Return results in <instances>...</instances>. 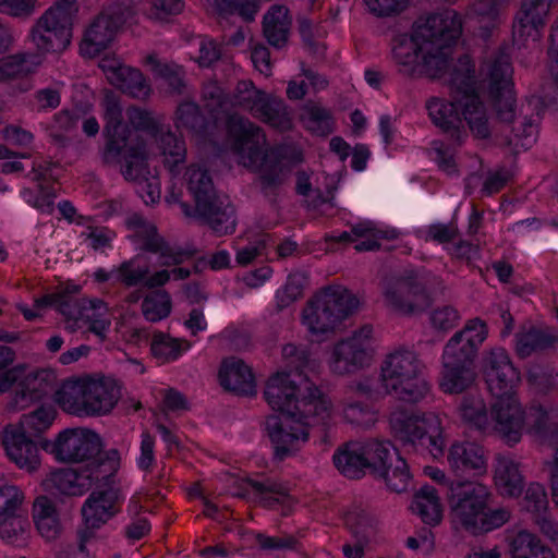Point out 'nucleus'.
Masks as SVG:
<instances>
[{"mask_svg": "<svg viewBox=\"0 0 558 558\" xmlns=\"http://www.w3.org/2000/svg\"><path fill=\"white\" fill-rule=\"evenodd\" d=\"M265 399L279 414L267 416L265 429L275 449V458L283 460L306 441L308 427L326 425L330 404L324 393L307 379L298 385L289 373H277L266 384Z\"/></svg>", "mask_w": 558, "mask_h": 558, "instance_id": "nucleus-1", "label": "nucleus"}, {"mask_svg": "<svg viewBox=\"0 0 558 558\" xmlns=\"http://www.w3.org/2000/svg\"><path fill=\"white\" fill-rule=\"evenodd\" d=\"M227 126L234 140L233 146L240 156V163L258 172V182L265 196H275L293 167L302 162V153L287 144L264 149L266 136L263 130L242 116L231 114Z\"/></svg>", "mask_w": 558, "mask_h": 558, "instance_id": "nucleus-2", "label": "nucleus"}, {"mask_svg": "<svg viewBox=\"0 0 558 558\" xmlns=\"http://www.w3.org/2000/svg\"><path fill=\"white\" fill-rule=\"evenodd\" d=\"M483 374L494 398L490 418L495 423V430L512 446L520 441L525 421L524 411L513 393V387L520 381V373L506 350L497 348L484 357Z\"/></svg>", "mask_w": 558, "mask_h": 558, "instance_id": "nucleus-3", "label": "nucleus"}, {"mask_svg": "<svg viewBox=\"0 0 558 558\" xmlns=\"http://www.w3.org/2000/svg\"><path fill=\"white\" fill-rule=\"evenodd\" d=\"M450 518L456 529L480 535L504 525L510 518L506 509L492 510L488 488L475 481L454 480L446 487Z\"/></svg>", "mask_w": 558, "mask_h": 558, "instance_id": "nucleus-4", "label": "nucleus"}, {"mask_svg": "<svg viewBox=\"0 0 558 558\" xmlns=\"http://www.w3.org/2000/svg\"><path fill=\"white\" fill-rule=\"evenodd\" d=\"M461 34V17L453 10H444L418 19L412 34H399L392 39L391 51L399 72L405 76H416V65L424 50L430 45L432 38L439 35L447 41L458 40Z\"/></svg>", "mask_w": 558, "mask_h": 558, "instance_id": "nucleus-5", "label": "nucleus"}, {"mask_svg": "<svg viewBox=\"0 0 558 558\" xmlns=\"http://www.w3.org/2000/svg\"><path fill=\"white\" fill-rule=\"evenodd\" d=\"M480 87L487 98L499 123H510L515 117V92L511 47L500 45L484 58L481 65Z\"/></svg>", "mask_w": 558, "mask_h": 558, "instance_id": "nucleus-6", "label": "nucleus"}, {"mask_svg": "<svg viewBox=\"0 0 558 558\" xmlns=\"http://www.w3.org/2000/svg\"><path fill=\"white\" fill-rule=\"evenodd\" d=\"M105 135L107 137L105 158L122 156V174L125 180L137 182L147 171L145 142L122 122V110L114 100H107L105 111Z\"/></svg>", "mask_w": 558, "mask_h": 558, "instance_id": "nucleus-7", "label": "nucleus"}, {"mask_svg": "<svg viewBox=\"0 0 558 558\" xmlns=\"http://www.w3.org/2000/svg\"><path fill=\"white\" fill-rule=\"evenodd\" d=\"M424 365L415 352L398 349L388 354L380 366V380L386 395L404 403L414 404L430 391L423 377Z\"/></svg>", "mask_w": 558, "mask_h": 558, "instance_id": "nucleus-8", "label": "nucleus"}, {"mask_svg": "<svg viewBox=\"0 0 558 558\" xmlns=\"http://www.w3.org/2000/svg\"><path fill=\"white\" fill-rule=\"evenodd\" d=\"M185 180L194 197L195 213L217 235L232 234L236 227L235 209L228 198L217 195L208 171L190 166L185 172Z\"/></svg>", "mask_w": 558, "mask_h": 558, "instance_id": "nucleus-9", "label": "nucleus"}, {"mask_svg": "<svg viewBox=\"0 0 558 558\" xmlns=\"http://www.w3.org/2000/svg\"><path fill=\"white\" fill-rule=\"evenodd\" d=\"M54 418L53 411L39 407L24 414L17 425L5 427L3 445L9 459L28 473L40 466L38 446L34 438L46 430Z\"/></svg>", "mask_w": 558, "mask_h": 558, "instance_id": "nucleus-10", "label": "nucleus"}, {"mask_svg": "<svg viewBox=\"0 0 558 558\" xmlns=\"http://www.w3.org/2000/svg\"><path fill=\"white\" fill-rule=\"evenodd\" d=\"M390 429L402 447L414 451H427L434 458L444 454L446 440L442 427L435 413L414 414L396 410L389 416Z\"/></svg>", "mask_w": 558, "mask_h": 558, "instance_id": "nucleus-11", "label": "nucleus"}, {"mask_svg": "<svg viewBox=\"0 0 558 558\" xmlns=\"http://www.w3.org/2000/svg\"><path fill=\"white\" fill-rule=\"evenodd\" d=\"M359 305L348 289L336 286L324 288L307 301L302 311V323L312 335L332 332Z\"/></svg>", "mask_w": 558, "mask_h": 558, "instance_id": "nucleus-12", "label": "nucleus"}, {"mask_svg": "<svg viewBox=\"0 0 558 558\" xmlns=\"http://www.w3.org/2000/svg\"><path fill=\"white\" fill-rule=\"evenodd\" d=\"M386 304L403 315H416L430 306L425 278L414 269L387 275L381 281Z\"/></svg>", "mask_w": 558, "mask_h": 558, "instance_id": "nucleus-13", "label": "nucleus"}, {"mask_svg": "<svg viewBox=\"0 0 558 558\" xmlns=\"http://www.w3.org/2000/svg\"><path fill=\"white\" fill-rule=\"evenodd\" d=\"M76 11L74 0H60L37 20L31 36L39 51L59 53L70 46Z\"/></svg>", "mask_w": 558, "mask_h": 558, "instance_id": "nucleus-14", "label": "nucleus"}, {"mask_svg": "<svg viewBox=\"0 0 558 558\" xmlns=\"http://www.w3.org/2000/svg\"><path fill=\"white\" fill-rule=\"evenodd\" d=\"M121 490L118 486L95 489L82 506L83 526L76 532L81 554L86 551V544L95 538L96 531L110 521L119 511Z\"/></svg>", "mask_w": 558, "mask_h": 558, "instance_id": "nucleus-15", "label": "nucleus"}, {"mask_svg": "<svg viewBox=\"0 0 558 558\" xmlns=\"http://www.w3.org/2000/svg\"><path fill=\"white\" fill-rule=\"evenodd\" d=\"M132 15V8L124 2L108 4L85 31L80 44L81 53L90 58L99 54L108 47L119 28Z\"/></svg>", "mask_w": 558, "mask_h": 558, "instance_id": "nucleus-16", "label": "nucleus"}, {"mask_svg": "<svg viewBox=\"0 0 558 558\" xmlns=\"http://www.w3.org/2000/svg\"><path fill=\"white\" fill-rule=\"evenodd\" d=\"M40 446L63 463L87 462L102 449L98 434L87 428L64 429L54 441L43 440Z\"/></svg>", "mask_w": 558, "mask_h": 558, "instance_id": "nucleus-17", "label": "nucleus"}, {"mask_svg": "<svg viewBox=\"0 0 558 558\" xmlns=\"http://www.w3.org/2000/svg\"><path fill=\"white\" fill-rule=\"evenodd\" d=\"M368 456L373 461L371 475L383 480L387 489L392 493L407 492L412 480L409 465L389 441H380V445L371 447Z\"/></svg>", "mask_w": 558, "mask_h": 558, "instance_id": "nucleus-18", "label": "nucleus"}, {"mask_svg": "<svg viewBox=\"0 0 558 558\" xmlns=\"http://www.w3.org/2000/svg\"><path fill=\"white\" fill-rule=\"evenodd\" d=\"M486 337L487 326L484 320L480 318L469 320L446 343L442 351V361L475 367L480 347Z\"/></svg>", "mask_w": 558, "mask_h": 558, "instance_id": "nucleus-19", "label": "nucleus"}, {"mask_svg": "<svg viewBox=\"0 0 558 558\" xmlns=\"http://www.w3.org/2000/svg\"><path fill=\"white\" fill-rule=\"evenodd\" d=\"M551 1L553 0H521L520 9L513 19V37L521 40L531 38L537 41L548 22Z\"/></svg>", "mask_w": 558, "mask_h": 558, "instance_id": "nucleus-20", "label": "nucleus"}, {"mask_svg": "<svg viewBox=\"0 0 558 558\" xmlns=\"http://www.w3.org/2000/svg\"><path fill=\"white\" fill-rule=\"evenodd\" d=\"M448 464L457 480L486 473L487 463L484 449L475 442H454L450 446Z\"/></svg>", "mask_w": 558, "mask_h": 558, "instance_id": "nucleus-21", "label": "nucleus"}, {"mask_svg": "<svg viewBox=\"0 0 558 558\" xmlns=\"http://www.w3.org/2000/svg\"><path fill=\"white\" fill-rule=\"evenodd\" d=\"M120 395V387L114 379H85L83 415L95 416L109 413L117 404Z\"/></svg>", "mask_w": 558, "mask_h": 558, "instance_id": "nucleus-22", "label": "nucleus"}, {"mask_svg": "<svg viewBox=\"0 0 558 558\" xmlns=\"http://www.w3.org/2000/svg\"><path fill=\"white\" fill-rule=\"evenodd\" d=\"M16 383L14 400L17 405L24 408L54 392L57 376L53 371L43 368L24 373Z\"/></svg>", "mask_w": 558, "mask_h": 558, "instance_id": "nucleus-23", "label": "nucleus"}, {"mask_svg": "<svg viewBox=\"0 0 558 558\" xmlns=\"http://www.w3.org/2000/svg\"><path fill=\"white\" fill-rule=\"evenodd\" d=\"M332 356L331 369L339 375L354 373L369 365L372 360L369 349L359 337L339 341L333 348Z\"/></svg>", "mask_w": 558, "mask_h": 558, "instance_id": "nucleus-24", "label": "nucleus"}, {"mask_svg": "<svg viewBox=\"0 0 558 558\" xmlns=\"http://www.w3.org/2000/svg\"><path fill=\"white\" fill-rule=\"evenodd\" d=\"M373 445H380L379 440H369L362 447L347 444L333 454V464L337 470L348 478H361L366 471L372 474L373 461L368 459V450Z\"/></svg>", "mask_w": 558, "mask_h": 558, "instance_id": "nucleus-25", "label": "nucleus"}, {"mask_svg": "<svg viewBox=\"0 0 558 558\" xmlns=\"http://www.w3.org/2000/svg\"><path fill=\"white\" fill-rule=\"evenodd\" d=\"M344 521L354 538V553L363 557L365 549L377 539L378 520L372 512L354 508L345 513Z\"/></svg>", "mask_w": 558, "mask_h": 558, "instance_id": "nucleus-26", "label": "nucleus"}, {"mask_svg": "<svg viewBox=\"0 0 558 558\" xmlns=\"http://www.w3.org/2000/svg\"><path fill=\"white\" fill-rule=\"evenodd\" d=\"M219 380L226 390L238 396H253L256 393L252 369L242 360L235 357L223 360L219 369Z\"/></svg>", "mask_w": 558, "mask_h": 558, "instance_id": "nucleus-27", "label": "nucleus"}, {"mask_svg": "<svg viewBox=\"0 0 558 558\" xmlns=\"http://www.w3.org/2000/svg\"><path fill=\"white\" fill-rule=\"evenodd\" d=\"M428 114L433 123L458 144L462 142V114L461 107L452 97L450 101L434 98L427 102Z\"/></svg>", "mask_w": 558, "mask_h": 558, "instance_id": "nucleus-28", "label": "nucleus"}, {"mask_svg": "<svg viewBox=\"0 0 558 558\" xmlns=\"http://www.w3.org/2000/svg\"><path fill=\"white\" fill-rule=\"evenodd\" d=\"M43 486L51 495L81 496L90 489V481L83 470L59 469L43 481Z\"/></svg>", "mask_w": 558, "mask_h": 558, "instance_id": "nucleus-29", "label": "nucleus"}, {"mask_svg": "<svg viewBox=\"0 0 558 558\" xmlns=\"http://www.w3.org/2000/svg\"><path fill=\"white\" fill-rule=\"evenodd\" d=\"M457 40H445L442 36L436 35L430 39V45L421 56V60L416 65V76H426L429 78L440 77L448 68V59L450 56V47Z\"/></svg>", "mask_w": 558, "mask_h": 558, "instance_id": "nucleus-30", "label": "nucleus"}, {"mask_svg": "<svg viewBox=\"0 0 558 558\" xmlns=\"http://www.w3.org/2000/svg\"><path fill=\"white\" fill-rule=\"evenodd\" d=\"M120 468V456L118 450L112 449L87 461L83 470L84 475L90 481V488L96 485V489L107 488L114 485V475Z\"/></svg>", "mask_w": 558, "mask_h": 558, "instance_id": "nucleus-31", "label": "nucleus"}, {"mask_svg": "<svg viewBox=\"0 0 558 558\" xmlns=\"http://www.w3.org/2000/svg\"><path fill=\"white\" fill-rule=\"evenodd\" d=\"M475 83L474 64L468 54H462L449 72L451 97L461 102L466 100L469 96H478L475 90Z\"/></svg>", "mask_w": 558, "mask_h": 558, "instance_id": "nucleus-32", "label": "nucleus"}, {"mask_svg": "<svg viewBox=\"0 0 558 558\" xmlns=\"http://www.w3.org/2000/svg\"><path fill=\"white\" fill-rule=\"evenodd\" d=\"M143 244V251L159 254L161 258V266L180 265L185 258L194 255V251L174 250L168 242L158 233L156 226L147 227L146 231L140 235Z\"/></svg>", "mask_w": 558, "mask_h": 558, "instance_id": "nucleus-33", "label": "nucleus"}, {"mask_svg": "<svg viewBox=\"0 0 558 558\" xmlns=\"http://www.w3.org/2000/svg\"><path fill=\"white\" fill-rule=\"evenodd\" d=\"M284 5L274 4L263 17V34L268 44L282 48L288 41L291 20Z\"/></svg>", "mask_w": 558, "mask_h": 558, "instance_id": "nucleus-34", "label": "nucleus"}, {"mask_svg": "<svg viewBox=\"0 0 558 558\" xmlns=\"http://www.w3.org/2000/svg\"><path fill=\"white\" fill-rule=\"evenodd\" d=\"M252 116L279 131H287L292 125L283 100L266 92Z\"/></svg>", "mask_w": 558, "mask_h": 558, "instance_id": "nucleus-35", "label": "nucleus"}, {"mask_svg": "<svg viewBox=\"0 0 558 558\" xmlns=\"http://www.w3.org/2000/svg\"><path fill=\"white\" fill-rule=\"evenodd\" d=\"M476 376L475 367L442 361L440 388L446 393H462L474 385Z\"/></svg>", "mask_w": 558, "mask_h": 558, "instance_id": "nucleus-36", "label": "nucleus"}, {"mask_svg": "<svg viewBox=\"0 0 558 558\" xmlns=\"http://www.w3.org/2000/svg\"><path fill=\"white\" fill-rule=\"evenodd\" d=\"M495 481L502 495L518 497L523 492L524 481L519 464L510 458L497 457Z\"/></svg>", "mask_w": 558, "mask_h": 558, "instance_id": "nucleus-37", "label": "nucleus"}, {"mask_svg": "<svg viewBox=\"0 0 558 558\" xmlns=\"http://www.w3.org/2000/svg\"><path fill=\"white\" fill-rule=\"evenodd\" d=\"M411 509L424 523L436 525L441 521L442 508L435 487L425 485L414 495Z\"/></svg>", "mask_w": 558, "mask_h": 558, "instance_id": "nucleus-38", "label": "nucleus"}, {"mask_svg": "<svg viewBox=\"0 0 558 558\" xmlns=\"http://www.w3.org/2000/svg\"><path fill=\"white\" fill-rule=\"evenodd\" d=\"M461 107L463 120L469 125L471 133L481 140H486L492 134V128L486 116L484 104L480 96H469L466 100L458 102Z\"/></svg>", "mask_w": 558, "mask_h": 558, "instance_id": "nucleus-39", "label": "nucleus"}, {"mask_svg": "<svg viewBox=\"0 0 558 558\" xmlns=\"http://www.w3.org/2000/svg\"><path fill=\"white\" fill-rule=\"evenodd\" d=\"M558 342V336L551 329L531 327L526 332L517 335V353L524 359L533 352L544 351L553 348Z\"/></svg>", "mask_w": 558, "mask_h": 558, "instance_id": "nucleus-40", "label": "nucleus"}, {"mask_svg": "<svg viewBox=\"0 0 558 558\" xmlns=\"http://www.w3.org/2000/svg\"><path fill=\"white\" fill-rule=\"evenodd\" d=\"M506 8L496 0H473L468 7L466 15L480 23L485 22V25L480 27L478 35L486 40L497 27L500 12Z\"/></svg>", "mask_w": 558, "mask_h": 558, "instance_id": "nucleus-41", "label": "nucleus"}, {"mask_svg": "<svg viewBox=\"0 0 558 558\" xmlns=\"http://www.w3.org/2000/svg\"><path fill=\"white\" fill-rule=\"evenodd\" d=\"M111 84L116 85L123 93L137 98L145 99L150 94V86L143 73L134 68L124 65L119 68L111 76Z\"/></svg>", "mask_w": 558, "mask_h": 558, "instance_id": "nucleus-42", "label": "nucleus"}, {"mask_svg": "<svg viewBox=\"0 0 558 558\" xmlns=\"http://www.w3.org/2000/svg\"><path fill=\"white\" fill-rule=\"evenodd\" d=\"M85 379H71L54 390V401L66 412L82 416L84 413Z\"/></svg>", "mask_w": 558, "mask_h": 558, "instance_id": "nucleus-43", "label": "nucleus"}, {"mask_svg": "<svg viewBox=\"0 0 558 558\" xmlns=\"http://www.w3.org/2000/svg\"><path fill=\"white\" fill-rule=\"evenodd\" d=\"M158 147L163 156L165 165L173 171L180 163L184 162L186 157V145L182 137H179L171 131L159 132L155 137Z\"/></svg>", "mask_w": 558, "mask_h": 558, "instance_id": "nucleus-44", "label": "nucleus"}, {"mask_svg": "<svg viewBox=\"0 0 558 558\" xmlns=\"http://www.w3.org/2000/svg\"><path fill=\"white\" fill-rule=\"evenodd\" d=\"M175 126L193 134L202 135L206 132L207 119L197 104L184 101L177 108Z\"/></svg>", "mask_w": 558, "mask_h": 558, "instance_id": "nucleus-45", "label": "nucleus"}, {"mask_svg": "<svg viewBox=\"0 0 558 558\" xmlns=\"http://www.w3.org/2000/svg\"><path fill=\"white\" fill-rule=\"evenodd\" d=\"M172 308L171 298L166 290H156L142 302V313L151 323L167 318Z\"/></svg>", "mask_w": 558, "mask_h": 558, "instance_id": "nucleus-46", "label": "nucleus"}, {"mask_svg": "<svg viewBox=\"0 0 558 558\" xmlns=\"http://www.w3.org/2000/svg\"><path fill=\"white\" fill-rule=\"evenodd\" d=\"M189 348V341L172 338L169 333L163 332H156L150 343L153 355L162 361L177 360L181 352Z\"/></svg>", "mask_w": 558, "mask_h": 558, "instance_id": "nucleus-47", "label": "nucleus"}, {"mask_svg": "<svg viewBox=\"0 0 558 558\" xmlns=\"http://www.w3.org/2000/svg\"><path fill=\"white\" fill-rule=\"evenodd\" d=\"M461 417L470 425L482 429L488 422L486 405L478 396L466 395L459 405Z\"/></svg>", "mask_w": 558, "mask_h": 558, "instance_id": "nucleus-48", "label": "nucleus"}, {"mask_svg": "<svg viewBox=\"0 0 558 558\" xmlns=\"http://www.w3.org/2000/svg\"><path fill=\"white\" fill-rule=\"evenodd\" d=\"M147 62L151 64L153 71L168 83L169 87L173 93H177L179 95L184 93L185 72L182 66L175 63L160 62L154 56H148Z\"/></svg>", "mask_w": 558, "mask_h": 558, "instance_id": "nucleus-49", "label": "nucleus"}, {"mask_svg": "<svg viewBox=\"0 0 558 558\" xmlns=\"http://www.w3.org/2000/svg\"><path fill=\"white\" fill-rule=\"evenodd\" d=\"M14 359L15 352L11 348L0 345V393L8 391L26 369L24 364L9 368Z\"/></svg>", "mask_w": 558, "mask_h": 558, "instance_id": "nucleus-50", "label": "nucleus"}, {"mask_svg": "<svg viewBox=\"0 0 558 558\" xmlns=\"http://www.w3.org/2000/svg\"><path fill=\"white\" fill-rule=\"evenodd\" d=\"M517 118V116L514 117ZM515 119H513L510 123H504L505 125L510 128L511 135H507L506 140L508 145L514 144L515 146H521L527 148L535 140L536 134V120L533 119L532 116H525L520 122L519 125H514Z\"/></svg>", "mask_w": 558, "mask_h": 558, "instance_id": "nucleus-51", "label": "nucleus"}, {"mask_svg": "<svg viewBox=\"0 0 558 558\" xmlns=\"http://www.w3.org/2000/svg\"><path fill=\"white\" fill-rule=\"evenodd\" d=\"M265 92L254 86L251 81H241L238 83L233 94V106L253 114Z\"/></svg>", "mask_w": 558, "mask_h": 558, "instance_id": "nucleus-52", "label": "nucleus"}, {"mask_svg": "<svg viewBox=\"0 0 558 558\" xmlns=\"http://www.w3.org/2000/svg\"><path fill=\"white\" fill-rule=\"evenodd\" d=\"M343 415L349 423L361 427L374 424L375 415L365 401L343 399Z\"/></svg>", "mask_w": 558, "mask_h": 558, "instance_id": "nucleus-53", "label": "nucleus"}, {"mask_svg": "<svg viewBox=\"0 0 558 558\" xmlns=\"http://www.w3.org/2000/svg\"><path fill=\"white\" fill-rule=\"evenodd\" d=\"M244 482L259 495L260 502L267 507L280 502V497L288 496V489L282 484L269 478L264 482L246 478Z\"/></svg>", "mask_w": 558, "mask_h": 558, "instance_id": "nucleus-54", "label": "nucleus"}, {"mask_svg": "<svg viewBox=\"0 0 558 558\" xmlns=\"http://www.w3.org/2000/svg\"><path fill=\"white\" fill-rule=\"evenodd\" d=\"M128 120L133 129H128L134 132L140 138L138 131H144L153 137H157L162 126L159 125L150 113L138 107H130L126 111Z\"/></svg>", "mask_w": 558, "mask_h": 558, "instance_id": "nucleus-55", "label": "nucleus"}, {"mask_svg": "<svg viewBox=\"0 0 558 558\" xmlns=\"http://www.w3.org/2000/svg\"><path fill=\"white\" fill-rule=\"evenodd\" d=\"M86 310V299H76L69 290L60 291L57 311L68 320H78L85 317L89 319L90 317L85 315Z\"/></svg>", "mask_w": 558, "mask_h": 558, "instance_id": "nucleus-56", "label": "nucleus"}, {"mask_svg": "<svg viewBox=\"0 0 558 558\" xmlns=\"http://www.w3.org/2000/svg\"><path fill=\"white\" fill-rule=\"evenodd\" d=\"M541 544V541L534 534L521 531L511 539L509 553L512 558H529Z\"/></svg>", "mask_w": 558, "mask_h": 558, "instance_id": "nucleus-57", "label": "nucleus"}, {"mask_svg": "<svg viewBox=\"0 0 558 558\" xmlns=\"http://www.w3.org/2000/svg\"><path fill=\"white\" fill-rule=\"evenodd\" d=\"M381 397V391L374 388L372 379L361 381H351L344 388V398L362 401H377Z\"/></svg>", "mask_w": 558, "mask_h": 558, "instance_id": "nucleus-58", "label": "nucleus"}, {"mask_svg": "<svg viewBox=\"0 0 558 558\" xmlns=\"http://www.w3.org/2000/svg\"><path fill=\"white\" fill-rule=\"evenodd\" d=\"M27 521L16 512L2 517L0 519V537L12 543L24 533Z\"/></svg>", "mask_w": 558, "mask_h": 558, "instance_id": "nucleus-59", "label": "nucleus"}, {"mask_svg": "<svg viewBox=\"0 0 558 558\" xmlns=\"http://www.w3.org/2000/svg\"><path fill=\"white\" fill-rule=\"evenodd\" d=\"M22 492L13 485L0 487V519L16 512L23 501Z\"/></svg>", "mask_w": 558, "mask_h": 558, "instance_id": "nucleus-60", "label": "nucleus"}, {"mask_svg": "<svg viewBox=\"0 0 558 558\" xmlns=\"http://www.w3.org/2000/svg\"><path fill=\"white\" fill-rule=\"evenodd\" d=\"M307 283V276L304 272L296 271L289 275L281 298V305L287 306L296 301L303 293V289Z\"/></svg>", "mask_w": 558, "mask_h": 558, "instance_id": "nucleus-61", "label": "nucleus"}, {"mask_svg": "<svg viewBox=\"0 0 558 558\" xmlns=\"http://www.w3.org/2000/svg\"><path fill=\"white\" fill-rule=\"evenodd\" d=\"M371 13L376 16H391L403 11L410 0H364Z\"/></svg>", "mask_w": 558, "mask_h": 558, "instance_id": "nucleus-62", "label": "nucleus"}, {"mask_svg": "<svg viewBox=\"0 0 558 558\" xmlns=\"http://www.w3.org/2000/svg\"><path fill=\"white\" fill-rule=\"evenodd\" d=\"M255 539L259 547L264 550L294 549L298 544L296 538L292 535L272 537L263 533H257L255 535Z\"/></svg>", "mask_w": 558, "mask_h": 558, "instance_id": "nucleus-63", "label": "nucleus"}, {"mask_svg": "<svg viewBox=\"0 0 558 558\" xmlns=\"http://www.w3.org/2000/svg\"><path fill=\"white\" fill-rule=\"evenodd\" d=\"M527 509L533 512H542L547 509L548 499L545 488L538 483H531L525 492Z\"/></svg>", "mask_w": 558, "mask_h": 558, "instance_id": "nucleus-64", "label": "nucleus"}]
</instances>
